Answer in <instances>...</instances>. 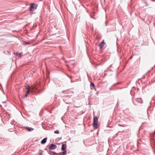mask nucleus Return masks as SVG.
Returning <instances> with one entry per match:
<instances>
[{
  "label": "nucleus",
  "instance_id": "nucleus-1",
  "mask_svg": "<svg viewBox=\"0 0 155 155\" xmlns=\"http://www.w3.org/2000/svg\"><path fill=\"white\" fill-rule=\"evenodd\" d=\"M38 7V5L34 3H32L31 4L29 8V10L30 11H32L33 9H36Z\"/></svg>",
  "mask_w": 155,
  "mask_h": 155
},
{
  "label": "nucleus",
  "instance_id": "nucleus-2",
  "mask_svg": "<svg viewBox=\"0 0 155 155\" xmlns=\"http://www.w3.org/2000/svg\"><path fill=\"white\" fill-rule=\"evenodd\" d=\"M71 96V95H68L67 97L68 99H67V97L64 98L63 99V101L66 104H70L71 103L70 101V100L71 99V98L69 96Z\"/></svg>",
  "mask_w": 155,
  "mask_h": 155
},
{
  "label": "nucleus",
  "instance_id": "nucleus-3",
  "mask_svg": "<svg viewBox=\"0 0 155 155\" xmlns=\"http://www.w3.org/2000/svg\"><path fill=\"white\" fill-rule=\"evenodd\" d=\"M57 147V146L55 144L51 143L48 147V149L51 150H54Z\"/></svg>",
  "mask_w": 155,
  "mask_h": 155
},
{
  "label": "nucleus",
  "instance_id": "nucleus-4",
  "mask_svg": "<svg viewBox=\"0 0 155 155\" xmlns=\"http://www.w3.org/2000/svg\"><path fill=\"white\" fill-rule=\"evenodd\" d=\"M47 137H46L43 139L41 141V143L42 144H45L47 141Z\"/></svg>",
  "mask_w": 155,
  "mask_h": 155
},
{
  "label": "nucleus",
  "instance_id": "nucleus-5",
  "mask_svg": "<svg viewBox=\"0 0 155 155\" xmlns=\"http://www.w3.org/2000/svg\"><path fill=\"white\" fill-rule=\"evenodd\" d=\"M67 147V146L66 144H63L62 145V147L61 148V150H65L66 149Z\"/></svg>",
  "mask_w": 155,
  "mask_h": 155
},
{
  "label": "nucleus",
  "instance_id": "nucleus-6",
  "mask_svg": "<svg viewBox=\"0 0 155 155\" xmlns=\"http://www.w3.org/2000/svg\"><path fill=\"white\" fill-rule=\"evenodd\" d=\"M26 89L27 90V91H28L29 92H30V91H31V92H33V88H31L30 89V87L29 86H28L26 87Z\"/></svg>",
  "mask_w": 155,
  "mask_h": 155
},
{
  "label": "nucleus",
  "instance_id": "nucleus-7",
  "mask_svg": "<svg viewBox=\"0 0 155 155\" xmlns=\"http://www.w3.org/2000/svg\"><path fill=\"white\" fill-rule=\"evenodd\" d=\"M24 128H25L29 131H32L34 130V128L28 127H24Z\"/></svg>",
  "mask_w": 155,
  "mask_h": 155
},
{
  "label": "nucleus",
  "instance_id": "nucleus-8",
  "mask_svg": "<svg viewBox=\"0 0 155 155\" xmlns=\"http://www.w3.org/2000/svg\"><path fill=\"white\" fill-rule=\"evenodd\" d=\"M136 100L137 102L140 104H142L143 102V101L141 98H137Z\"/></svg>",
  "mask_w": 155,
  "mask_h": 155
},
{
  "label": "nucleus",
  "instance_id": "nucleus-9",
  "mask_svg": "<svg viewBox=\"0 0 155 155\" xmlns=\"http://www.w3.org/2000/svg\"><path fill=\"white\" fill-rule=\"evenodd\" d=\"M63 151L62 153H59V155H65L67 153V151L66 150H63Z\"/></svg>",
  "mask_w": 155,
  "mask_h": 155
},
{
  "label": "nucleus",
  "instance_id": "nucleus-10",
  "mask_svg": "<svg viewBox=\"0 0 155 155\" xmlns=\"http://www.w3.org/2000/svg\"><path fill=\"white\" fill-rule=\"evenodd\" d=\"M98 122H93V126L95 128H97V127Z\"/></svg>",
  "mask_w": 155,
  "mask_h": 155
},
{
  "label": "nucleus",
  "instance_id": "nucleus-11",
  "mask_svg": "<svg viewBox=\"0 0 155 155\" xmlns=\"http://www.w3.org/2000/svg\"><path fill=\"white\" fill-rule=\"evenodd\" d=\"M93 122H98V118L97 117L94 116Z\"/></svg>",
  "mask_w": 155,
  "mask_h": 155
},
{
  "label": "nucleus",
  "instance_id": "nucleus-12",
  "mask_svg": "<svg viewBox=\"0 0 155 155\" xmlns=\"http://www.w3.org/2000/svg\"><path fill=\"white\" fill-rule=\"evenodd\" d=\"M90 84H91L90 86L94 88L95 91H96V89L95 88V85L92 82H91Z\"/></svg>",
  "mask_w": 155,
  "mask_h": 155
},
{
  "label": "nucleus",
  "instance_id": "nucleus-13",
  "mask_svg": "<svg viewBox=\"0 0 155 155\" xmlns=\"http://www.w3.org/2000/svg\"><path fill=\"white\" fill-rule=\"evenodd\" d=\"M16 54L19 58H20L22 55L21 53H19L18 52H16Z\"/></svg>",
  "mask_w": 155,
  "mask_h": 155
},
{
  "label": "nucleus",
  "instance_id": "nucleus-14",
  "mask_svg": "<svg viewBox=\"0 0 155 155\" xmlns=\"http://www.w3.org/2000/svg\"><path fill=\"white\" fill-rule=\"evenodd\" d=\"M104 46V45L102 44V43H101L99 45L100 48L101 49Z\"/></svg>",
  "mask_w": 155,
  "mask_h": 155
},
{
  "label": "nucleus",
  "instance_id": "nucleus-15",
  "mask_svg": "<svg viewBox=\"0 0 155 155\" xmlns=\"http://www.w3.org/2000/svg\"><path fill=\"white\" fill-rule=\"evenodd\" d=\"M47 152L50 155H52L53 154V153L54 152L51 151H48L47 150Z\"/></svg>",
  "mask_w": 155,
  "mask_h": 155
},
{
  "label": "nucleus",
  "instance_id": "nucleus-16",
  "mask_svg": "<svg viewBox=\"0 0 155 155\" xmlns=\"http://www.w3.org/2000/svg\"><path fill=\"white\" fill-rule=\"evenodd\" d=\"M54 133L56 134H59V132L58 130H57L54 131Z\"/></svg>",
  "mask_w": 155,
  "mask_h": 155
},
{
  "label": "nucleus",
  "instance_id": "nucleus-17",
  "mask_svg": "<svg viewBox=\"0 0 155 155\" xmlns=\"http://www.w3.org/2000/svg\"><path fill=\"white\" fill-rule=\"evenodd\" d=\"M30 92H29L28 91H27V93L25 95V97H27V96L28 95V94H29Z\"/></svg>",
  "mask_w": 155,
  "mask_h": 155
},
{
  "label": "nucleus",
  "instance_id": "nucleus-18",
  "mask_svg": "<svg viewBox=\"0 0 155 155\" xmlns=\"http://www.w3.org/2000/svg\"><path fill=\"white\" fill-rule=\"evenodd\" d=\"M52 155H59V153H56L55 152L53 153Z\"/></svg>",
  "mask_w": 155,
  "mask_h": 155
},
{
  "label": "nucleus",
  "instance_id": "nucleus-19",
  "mask_svg": "<svg viewBox=\"0 0 155 155\" xmlns=\"http://www.w3.org/2000/svg\"><path fill=\"white\" fill-rule=\"evenodd\" d=\"M104 40H103L102 41L101 43H102V44H104H104H105L106 43H105L104 42Z\"/></svg>",
  "mask_w": 155,
  "mask_h": 155
},
{
  "label": "nucleus",
  "instance_id": "nucleus-20",
  "mask_svg": "<svg viewBox=\"0 0 155 155\" xmlns=\"http://www.w3.org/2000/svg\"><path fill=\"white\" fill-rule=\"evenodd\" d=\"M144 3L147 6H148V4L145 1H144Z\"/></svg>",
  "mask_w": 155,
  "mask_h": 155
},
{
  "label": "nucleus",
  "instance_id": "nucleus-21",
  "mask_svg": "<svg viewBox=\"0 0 155 155\" xmlns=\"http://www.w3.org/2000/svg\"><path fill=\"white\" fill-rule=\"evenodd\" d=\"M108 22V21H106L105 23V26H107V23Z\"/></svg>",
  "mask_w": 155,
  "mask_h": 155
},
{
  "label": "nucleus",
  "instance_id": "nucleus-22",
  "mask_svg": "<svg viewBox=\"0 0 155 155\" xmlns=\"http://www.w3.org/2000/svg\"><path fill=\"white\" fill-rule=\"evenodd\" d=\"M112 64L110 65V66L108 68V69H108L109 68H111L112 67Z\"/></svg>",
  "mask_w": 155,
  "mask_h": 155
},
{
  "label": "nucleus",
  "instance_id": "nucleus-23",
  "mask_svg": "<svg viewBox=\"0 0 155 155\" xmlns=\"http://www.w3.org/2000/svg\"><path fill=\"white\" fill-rule=\"evenodd\" d=\"M69 91L70 92V93H71V94H73V91Z\"/></svg>",
  "mask_w": 155,
  "mask_h": 155
},
{
  "label": "nucleus",
  "instance_id": "nucleus-24",
  "mask_svg": "<svg viewBox=\"0 0 155 155\" xmlns=\"http://www.w3.org/2000/svg\"><path fill=\"white\" fill-rule=\"evenodd\" d=\"M119 126H121V127H124V126H123V125H119Z\"/></svg>",
  "mask_w": 155,
  "mask_h": 155
},
{
  "label": "nucleus",
  "instance_id": "nucleus-25",
  "mask_svg": "<svg viewBox=\"0 0 155 155\" xmlns=\"http://www.w3.org/2000/svg\"><path fill=\"white\" fill-rule=\"evenodd\" d=\"M39 155H42V153H40L39 154Z\"/></svg>",
  "mask_w": 155,
  "mask_h": 155
},
{
  "label": "nucleus",
  "instance_id": "nucleus-26",
  "mask_svg": "<svg viewBox=\"0 0 155 155\" xmlns=\"http://www.w3.org/2000/svg\"><path fill=\"white\" fill-rule=\"evenodd\" d=\"M69 77L70 78V79H71V76H69Z\"/></svg>",
  "mask_w": 155,
  "mask_h": 155
},
{
  "label": "nucleus",
  "instance_id": "nucleus-27",
  "mask_svg": "<svg viewBox=\"0 0 155 155\" xmlns=\"http://www.w3.org/2000/svg\"><path fill=\"white\" fill-rule=\"evenodd\" d=\"M45 150H47H47H47V149H46V148L45 149Z\"/></svg>",
  "mask_w": 155,
  "mask_h": 155
},
{
  "label": "nucleus",
  "instance_id": "nucleus-28",
  "mask_svg": "<svg viewBox=\"0 0 155 155\" xmlns=\"http://www.w3.org/2000/svg\"><path fill=\"white\" fill-rule=\"evenodd\" d=\"M72 82H73L72 81V80H71V82L72 83Z\"/></svg>",
  "mask_w": 155,
  "mask_h": 155
},
{
  "label": "nucleus",
  "instance_id": "nucleus-29",
  "mask_svg": "<svg viewBox=\"0 0 155 155\" xmlns=\"http://www.w3.org/2000/svg\"><path fill=\"white\" fill-rule=\"evenodd\" d=\"M111 89V88H110L109 90H110Z\"/></svg>",
  "mask_w": 155,
  "mask_h": 155
}]
</instances>
